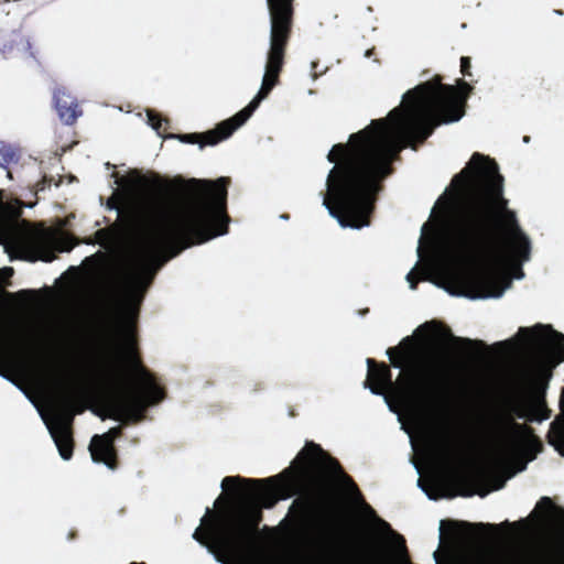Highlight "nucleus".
<instances>
[{"mask_svg":"<svg viewBox=\"0 0 564 564\" xmlns=\"http://www.w3.org/2000/svg\"><path fill=\"white\" fill-rule=\"evenodd\" d=\"M519 333L525 335L531 345L535 346V372L552 377L553 369L564 360V335L550 325H536L532 328L521 327Z\"/></svg>","mask_w":564,"mask_h":564,"instance_id":"obj_10","label":"nucleus"},{"mask_svg":"<svg viewBox=\"0 0 564 564\" xmlns=\"http://www.w3.org/2000/svg\"><path fill=\"white\" fill-rule=\"evenodd\" d=\"M512 429L514 430V432L517 434H520V435H523V436L530 438L532 441V443L538 447V451L542 449V443L539 440V437L534 435V431L531 426H529L527 424H519V423L513 422Z\"/></svg>","mask_w":564,"mask_h":564,"instance_id":"obj_22","label":"nucleus"},{"mask_svg":"<svg viewBox=\"0 0 564 564\" xmlns=\"http://www.w3.org/2000/svg\"><path fill=\"white\" fill-rule=\"evenodd\" d=\"M24 350L0 341V375L21 366L23 359L21 354Z\"/></svg>","mask_w":564,"mask_h":564,"instance_id":"obj_18","label":"nucleus"},{"mask_svg":"<svg viewBox=\"0 0 564 564\" xmlns=\"http://www.w3.org/2000/svg\"><path fill=\"white\" fill-rule=\"evenodd\" d=\"M368 312H369V308H366V310L362 312V314H366V313H368Z\"/></svg>","mask_w":564,"mask_h":564,"instance_id":"obj_34","label":"nucleus"},{"mask_svg":"<svg viewBox=\"0 0 564 564\" xmlns=\"http://www.w3.org/2000/svg\"><path fill=\"white\" fill-rule=\"evenodd\" d=\"M471 62H470V57L468 56H463L460 58V72L462 74L465 76V77H469L471 78L473 77V74H471Z\"/></svg>","mask_w":564,"mask_h":564,"instance_id":"obj_27","label":"nucleus"},{"mask_svg":"<svg viewBox=\"0 0 564 564\" xmlns=\"http://www.w3.org/2000/svg\"><path fill=\"white\" fill-rule=\"evenodd\" d=\"M529 139H530L529 137H524V139H523V140H524V142H528V141H529Z\"/></svg>","mask_w":564,"mask_h":564,"instance_id":"obj_33","label":"nucleus"},{"mask_svg":"<svg viewBox=\"0 0 564 564\" xmlns=\"http://www.w3.org/2000/svg\"><path fill=\"white\" fill-rule=\"evenodd\" d=\"M447 333H448V336L451 337V339L456 343V344H460L463 345L464 347H467V348H470V347H479V348H484L486 347L485 343L481 341V340H473V339H469V338H462V337H455L451 334V330L447 329Z\"/></svg>","mask_w":564,"mask_h":564,"instance_id":"obj_23","label":"nucleus"},{"mask_svg":"<svg viewBox=\"0 0 564 564\" xmlns=\"http://www.w3.org/2000/svg\"><path fill=\"white\" fill-rule=\"evenodd\" d=\"M367 507H368L369 511L373 514L378 525H380L386 531H392L390 524L387 521H384L383 519L377 517L376 513H375V510L371 507H369V506H367Z\"/></svg>","mask_w":564,"mask_h":564,"instance_id":"obj_29","label":"nucleus"},{"mask_svg":"<svg viewBox=\"0 0 564 564\" xmlns=\"http://www.w3.org/2000/svg\"><path fill=\"white\" fill-rule=\"evenodd\" d=\"M224 527V512H213L209 508L200 520V525L195 530L193 538L204 546L216 545L228 552H234L231 544L223 540L220 532Z\"/></svg>","mask_w":564,"mask_h":564,"instance_id":"obj_13","label":"nucleus"},{"mask_svg":"<svg viewBox=\"0 0 564 564\" xmlns=\"http://www.w3.org/2000/svg\"><path fill=\"white\" fill-rule=\"evenodd\" d=\"M54 104L59 119L65 124H74L83 113L77 100L64 88L54 91Z\"/></svg>","mask_w":564,"mask_h":564,"instance_id":"obj_16","label":"nucleus"},{"mask_svg":"<svg viewBox=\"0 0 564 564\" xmlns=\"http://www.w3.org/2000/svg\"><path fill=\"white\" fill-rule=\"evenodd\" d=\"M516 415H517L519 419H528V420H530V421H533V420H539V421H541V420H543V419H544V417H538V416L535 415V413H534V414H531V415H528V413H527L523 409H519V410H517V411H516Z\"/></svg>","mask_w":564,"mask_h":564,"instance_id":"obj_30","label":"nucleus"},{"mask_svg":"<svg viewBox=\"0 0 564 564\" xmlns=\"http://www.w3.org/2000/svg\"><path fill=\"white\" fill-rule=\"evenodd\" d=\"M457 564H510L507 557L496 551L481 550L462 557ZM514 564H564V549L547 555L521 554Z\"/></svg>","mask_w":564,"mask_h":564,"instance_id":"obj_12","label":"nucleus"},{"mask_svg":"<svg viewBox=\"0 0 564 564\" xmlns=\"http://www.w3.org/2000/svg\"><path fill=\"white\" fill-rule=\"evenodd\" d=\"M469 83L457 87L442 83V76L417 85L403 96L404 106L393 108L387 118L376 119L349 135L347 143L334 144L327 160L329 171L323 205L344 227L370 224L382 182L392 172V162L402 143L416 150L434 130L459 121L471 93Z\"/></svg>","mask_w":564,"mask_h":564,"instance_id":"obj_1","label":"nucleus"},{"mask_svg":"<svg viewBox=\"0 0 564 564\" xmlns=\"http://www.w3.org/2000/svg\"><path fill=\"white\" fill-rule=\"evenodd\" d=\"M129 183L134 188L152 187L188 200L184 208L173 212L161 197L150 194L135 196L124 206L116 197L107 203L108 208L118 210L124 225L145 235L153 251L167 253L165 260L176 257L186 248L228 232L229 177L221 176L215 181L174 177L163 181L159 175L150 178L132 171Z\"/></svg>","mask_w":564,"mask_h":564,"instance_id":"obj_3","label":"nucleus"},{"mask_svg":"<svg viewBox=\"0 0 564 564\" xmlns=\"http://www.w3.org/2000/svg\"><path fill=\"white\" fill-rule=\"evenodd\" d=\"M293 464L294 466L286 468L283 474L294 476L296 481L307 487L318 486L327 473L340 477L345 482L357 489L352 478L344 471L339 462L314 442H306Z\"/></svg>","mask_w":564,"mask_h":564,"instance_id":"obj_9","label":"nucleus"},{"mask_svg":"<svg viewBox=\"0 0 564 564\" xmlns=\"http://www.w3.org/2000/svg\"><path fill=\"white\" fill-rule=\"evenodd\" d=\"M122 435V427H111L102 435H95L91 438L89 451L95 463H102L110 469L118 467V455L115 447V441Z\"/></svg>","mask_w":564,"mask_h":564,"instance_id":"obj_14","label":"nucleus"},{"mask_svg":"<svg viewBox=\"0 0 564 564\" xmlns=\"http://www.w3.org/2000/svg\"><path fill=\"white\" fill-rule=\"evenodd\" d=\"M538 509H549L550 510V517L553 518L554 513L562 512L564 513V510L561 508H557L551 498L549 497H542L540 501L536 505Z\"/></svg>","mask_w":564,"mask_h":564,"instance_id":"obj_24","label":"nucleus"},{"mask_svg":"<svg viewBox=\"0 0 564 564\" xmlns=\"http://www.w3.org/2000/svg\"><path fill=\"white\" fill-rule=\"evenodd\" d=\"M433 324H434V322L425 323V324H424V326L429 327V326H431V325H433Z\"/></svg>","mask_w":564,"mask_h":564,"instance_id":"obj_32","label":"nucleus"},{"mask_svg":"<svg viewBox=\"0 0 564 564\" xmlns=\"http://www.w3.org/2000/svg\"><path fill=\"white\" fill-rule=\"evenodd\" d=\"M391 366L402 369L397 381L386 362L368 358V373L365 387L373 394L389 392L408 405L431 408L438 405L445 398L448 378L443 365L435 359L417 355L413 337H404L395 347L387 349Z\"/></svg>","mask_w":564,"mask_h":564,"instance_id":"obj_4","label":"nucleus"},{"mask_svg":"<svg viewBox=\"0 0 564 564\" xmlns=\"http://www.w3.org/2000/svg\"><path fill=\"white\" fill-rule=\"evenodd\" d=\"M275 477L265 479L227 476L221 481L224 490L234 489L237 502L224 511L223 540L231 544L234 552L240 551L258 530L262 521V508H272L278 497L265 484L274 482Z\"/></svg>","mask_w":564,"mask_h":564,"instance_id":"obj_6","label":"nucleus"},{"mask_svg":"<svg viewBox=\"0 0 564 564\" xmlns=\"http://www.w3.org/2000/svg\"><path fill=\"white\" fill-rule=\"evenodd\" d=\"M406 280L410 283V288L415 290L419 283V278L414 269L408 273Z\"/></svg>","mask_w":564,"mask_h":564,"instance_id":"obj_28","label":"nucleus"},{"mask_svg":"<svg viewBox=\"0 0 564 564\" xmlns=\"http://www.w3.org/2000/svg\"><path fill=\"white\" fill-rule=\"evenodd\" d=\"M445 524L454 536L470 541H477L479 535L496 532L498 529L497 524L456 522L453 520L442 521V528Z\"/></svg>","mask_w":564,"mask_h":564,"instance_id":"obj_17","label":"nucleus"},{"mask_svg":"<svg viewBox=\"0 0 564 564\" xmlns=\"http://www.w3.org/2000/svg\"><path fill=\"white\" fill-rule=\"evenodd\" d=\"M126 355L133 380L121 375L115 377L117 393L109 402L108 416L128 425L141 422L148 408L163 401L166 393L142 364L133 329L126 332Z\"/></svg>","mask_w":564,"mask_h":564,"instance_id":"obj_7","label":"nucleus"},{"mask_svg":"<svg viewBox=\"0 0 564 564\" xmlns=\"http://www.w3.org/2000/svg\"><path fill=\"white\" fill-rule=\"evenodd\" d=\"M21 357L23 359L21 366L12 371L33 370L42 380L51 383L55 390V423L48 429L59 455L67 460L73 456L74 451L72 423L75 414H80L84 411V408L78 404L76 387L64 369L37 362L25 351L21 354Z\"/></svg>","mask_w":564,"mask_h":564,"instance_id":"obj_8","label":"nucleus"},{"mask_svg":"<svg viewBox=\"0 0 564 564\" xmlns=\"http://www.w3.org/2000/svg\"><path fill=\"white\" fill-rule=\"evenodd\" d=\"M400 539L402 540V543H404V539H403L402 536H400ZM403 550H404V552H406V546H405V544H403Z\"/></svg>","mask_w":564,"mask_h":564,"instance_id":"obj_31","label":"nucleus"},{"mask_svg":"<svg viewBox=\"0 0 564 564\" xmlns=\"http://www.w3.org/2000/svg\"><path fill=\"white\" fill-rule=\"evenodd\" d=\"M293 508L297 509L296 523L302 528H306L310 521L312 512V503L308 499H296L294 500L291 511Z\"/></svg>","mask_w":564,"mask_h":564,"instance_id":"obj_20","label":"nucleus"},{"mask_svg":"<svg viewBox=\"0 0 564 564\" xmlns=\"http://www.w3.org/2000/svg\"><path fill=\"white\" fill-rule=\"evenodd\" d=\"M462 199L447 220L451 252L440 262L453 295L469 299L499 297L503 288L487 270L459 271L457 261L497 265L509 257L530 258L531 243L520 229L516 213L503 196V176L497 162L479 152L452 180Z\"/></svg>","mask_w":564,"mask_h":564,"instance_id":"obj_2","label":"nucleus"},{"mask_svg":"<svg viewBox=\"0 0 564 564\" xmlns=\"http://www.w3.org/2000/svg\"><path fill=\"white\" fill-rule=\"evenodd\" d=\"M155 272L148 263H141L135 269L128 271L122 279L121 290L123 308L130 319L135 322L145 293L151 285Z\"/></svg>","mask_w":564,"mask_h":564,"instance_id":"obj_11","label":"nucleus"},{"mask_svg":"<svg viewBox=\"0 0 564 564\" xmlns=\"http://www.w3.org/2000/svg\"><path fill=\"white\" fill-rule=\"evenodd\" d=\"M295 0H267L270 18V46L267 54L262 85L247 107L235 116L218 123L206 132L176 134L175 137H230L241 127L280 83V74L285 63L289 42L292 36L295 17Z\"/></svg>","mask_w":564,"mask_h":564,"instance_id":"obj_5","label":"nucleus"},{"mask_svg":"<svg viewBox=\"0 0 564 564\" xmlns=\"http://www.w3.org/2000/svg\"><path fill=\"white\" fill-rule=\"evenodd\" d=\"M547 442L564 457V423L554 421L550 425Z\"/></svg>","mask_w":564,"mask_h":564,"instance_id":"obj_19","label":"nucleus"},{"mask_svg":"<svg viewBox=\"0 0 564 564\" xmlns=\"http://www.w3.org/2000/svg\"><path fill=\"white\" fill-rule=\"evenodd\" d=\"M19 161L18 152L10 145L0 141V166L7 167Z\"/></svg>","mask_w":564,"mask_h":564,"instance_id":"obj_21","label":"nucleus"},{"mask_svg":"<svg viewBox=\"0 0 564 564\" xmlns=\"http://www.w3.org/2000/svg\"><path fill=\"white\" fill-rule=\"evenodd\" d=\"M442 454L444 456L445 459L447 460H452V459H456V458H459L462 456V448L460 446L458 445H454V444H447L443 451H442Z\"/></svg>","mask_w":564,"mask_h":564,"instance_id":"obj_26","label":"nucleus"},{"mask_svg":"<svg viewBox=\"0 0 564 564\" xmlns=\"http://www.w3.org/2000/svg\"><path fill=\"white\" fill-rule=\"evenodd\" d=\"M72 248L73 245L66 240L55 238L52 232L45 231L32 240L30 256L26 259L33 262L37 260L52 262L56 259V251H70Z\"/></svg>","mask_w":564,"mask_h":564,"instance_id":"obj_15","label":"nucleus"},{"mask_svg":"<svg viewBox=\"0 0 564 564\" xmlns=\"http://www.w3.org/2000/svg\"><path fill=\"white\" fill-rule=\"evenodd\" d=\"M148 120H149V123L150 126L159 133L161 134V129H162V126L163 123H167V120L166 119H163L161 117V115L154 112V111H149L148 112Z\"/></svg>","mask_w":564,"mask_h":564,"instance_id":"obj_25","label":"nucleus"}]
</instances>
